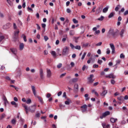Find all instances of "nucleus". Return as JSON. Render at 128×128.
I'll return each mask as SVG.
<instances>
[{
    "mask_svg": "<svg viewBox=\"0 0 128 128\" xmlns=\"http://www.w3.org/2000/svg\"><path fill=\"white\" fill-rule=\"evenodd\" d=\"M87 108H88V106H86V104H84V106H82L81 110H82V112H86Z\"/></svg>",
    "mask_w": 128,
    "mask_h": 128,
    "instance_id": "9d476101",
    "label": "nucleus"
},
{
    "mask_svg": "<svg viewBox=\"0 0 128 128\" xmlns=\"http://www.w3.org/2000/svg\"><path fill=\"white\" fill-rule=\"evenodd\" d=\"M70 46L71 48H72V50H74V48L75 46L74 44H72L70 43Z\"/></svg>",
    "mask_w": 128,
    "mask_h": 128,
    "instance_id": "13d9d810",
    "label": "nucleus"
},
{
    "mask_svg": "<svg viewBox=\"0 0 128 128\" xmlns=\"http://www.w3.org/2000/svg\"><path fill=\"white\" fill-rule=\"evenodd\" d=\"M72 22H73L74 24H78V20H76V18H73Z\"/></svg>",
    "mask_w": 128,
    "mask_h": 128,
    "instance_id": "72a5a7b5",
    "label": "nucleus"
},
{
    "mask_svg": "<svg viewBox=\"0 0 128 128\" xmlns=\"http://www.w3.org/2000/svg\"><path fill=\"white\" fill-rule=\"evenodd\" d=\"M128 14V10H126L124 12V16H126Z\"/></svg>",
    "mask_w": 128,
    "mask_h": 128,
    "instance_id": "774afa93",
    "label": "nucleus"
},
{
    "mask_svg": "<svg viewBox=\"0 0 128 128\" xmlns=\"http://www.w3.org/2000/svg\"><path fill=\"white\" fill-rule=\"evenodd\" d=\"M12 124H16V120H14V119H12L11 121Z\"/></svg>",
    "mask_w": 128,
    "mask_h": 128,
    "instance_id": "ea45409f",
    "label": "nucleus"
},
{
    "mask_svg": "<svg viewBox=\"0 0 128 128\" xmlns=\"http://www.w3.org/2000/svg\"><path fill=\"white\" fill-rule=\"evenodd\" d=\"M102 12V8H100V7H98V8H97V9L96 10V14H100V12Z\"/></svg>",
    "mask_w": 128,
    "mask_h": 128,
    "instance_id": "4468645a",
    "label": "nucleus"
},
{
    "mask_svg": "<svg viewBox=\"0 0 128 128\" xmlns=\"http://www.w3.org/2000/svg\"><path fill=\"white\" fill-rule=\"evenodd\" d=\"M110 48L112 50V54H114V52H115L114 45L113 44H110Z\"/></svg>",
    "mask_w": 128,
    "mask_h": 128,
    "instance_id": "ddd939ff",
    "label": "nucleus"
},
{
    "mask_svg": "<svg viewBox=\"0 0 128 128\" xmlns=\"http://www.w3.org/2000/svg\"><path fill=\"white\" fill-rule=\"evenodd\" d=\"M13 27L14 30H16V28H18V27L16 26V23L13 24Z\"/></svg>",
    "mask_w": 128,
    "mask_h": 128,
    "instance_id": "4d7b16f0",
    "label": "nucleus"
},
{
    "mask_svg": "<svg viewBox=\"0 0 128 128\" xmlns=\"http://www.w3.org/2000/svg\"><path fill=\"white\" fill-rule=\"evenodd\" d=\"M97 53L98 54H102V51L100 50V49H98L97 51Z\"/></svg>",
    "mask_w": 128,
    "mask_h": 128,
    "instance_id": "e2e57ef3",
    "label": "nucleus"
},
{
    "mask_svg": "<svg viewBox=\"0 0 128 128\" xmlns=\"http://www.w3.org/2000/svg\"><path fill=\"white\" fill-rule=\"evenodd\" d=\"M42 28H44V32H46V24H42Z\"/></svg>",
    "mask_w": 128,
    "mask_h": 128,
    "instance_id": "e433bc0d",
    "label": "nucleus"
},
{
    "mask_svg": "<svg viewBox=\"0 0 128 128\" xmlns=\"http://www.w3.org/2000/svg\"><path fill=\"white\" fill-rule=\"evenodd\" d=\"M120 62H122V60H118L116 61V64H120Z\"/></svg>",
    "mask_w": 128,
    "mask_h": 128,
    "instance_id": "3c124183",
    "label": "nucleus"
},
{
    "mask_svg": "<svg viewBox=\"0 0 128 128\" xmlns=\"http://www.w3.org/2000/svg\"><path fill=\"white\" fill-rule=\"evenodd\" d=\"M96 6H94L93 7L92 10V12H96Z\"/></svg>",
    "mask_w": 128,
    "mask_h": 128,
    "instance_id": "de8ad7c7",
    "label": "nucleus"
},
{
    "mask_svg": "<svg viewBox=\"0 0 128 128\" xmlns=\"http://www.w3.org/2000/svg\"><path fill=\"white\" fill-rule=\"evenodd\" d=\"M86 68V65H84L83 67L82 68V70L84 71Z\"/></svg>",
    "mask_w": 128,
    "mask_h": 128,
    "instance_id": "69168bd1",
    "label": "nucleus"
},
{
    "mask_svg": "<svg viewBox=\"0 0 128 128\" xmlns=\"http://www.w3.org/2000/svg\"><path fill=\"white\" fill-rule=\"evenodd\" d=\"M106 78H116V76L114 74H110L106 76Z\"/></svg>",
    "mask_w": 128,
    "mask_h": 128,
    "instance_id": "6e6552de",
    "label": "nucleus"
},
{
    "mask_svg": "<svg viewBox=\"0 0 128 128\" xmlns=\"http://www.w3.org/2000/svg\"><path fill=\"white\" fill-rule=\"evenodd\" d=\"M125 56L124 54L122 53L120 54V58H124Z\"/></svg>",
    "mask_w": 128,
    "mask_h": 128,
    "instance_id": "37998d69",
    "label": "nucleus"
},
{
    "mask_svg": "<svg viewBox=\"0 0 128 128\" xmlns=\"http://www.w3.org/2000/svg\"><path fill=\"white\" fill-rule=\"evenodd\" d=\"M11 104H12V106H14V108H18V104H16V102L14 101H12L11 102Z\"/></svg>",
    "mask_w": 128,
    "mask_h": 128,
    "instance_id": "aec40b11",
    "label": "nucleus"
},
{
    "mask_svg": "<svg viewBox=\"0 0 128 128\" xmlns=\"http://www.w3.org/2000/svg\"><path fill=\"white\" fill-rule=\"evenodd\" d=\"M92 60V55L91 56L90 59L88 60L87 64H90V60Z\"/></svg>",
    "mask_w": 128,
    "mask_h": 128,
    "instance_id": "79ce46f5",
    "label": "nucleus"
},
{
    "mask_svg": "<svg viewBox=\"0 0 128 128\" xmlns=\"http://www.w3.org/2000/svg\"><path fill=\"white\" fill-rule=\"evenodd\" d=\"M4 39V36H0V42L2 40Z\"/></svg>",
    "mask_w": 128,
    "mask_h": 128,
    "instance_id": "a18cd8bd",
    "label": "nucleus"
},
{
    "mask_svg": "<svg viewBox=\"0 0 128 128\" xmlns=\"http://www.w3.org/2000/svg\"><path fill=\"white\" fill-rule=\"evenodd\" d=\"M86 52H84L82 56V57L81 58V60H84V58H86Z\"/></svg>",
    "mask_w": 128,
    "mask_h": 128,
    "instance_id": "2f4dec72",
    "label": "nucleus"
},
{
    "mask_svg": "<svg viewBox=\"0 0 128 128\" xmlns=\"http://www.w3.org/2000/svg\"><path fill=\"white\" fill-rule=\"evenodd\" d=\"M110 120L111 122L114 123L116 122V120H118V119L112 118H110Z\"/></svg>",
    "mask_w": 128,
    "mask_h": 128,
    "instance_id": "5701e85b",
    "label": "nucleus"
},
{
    "mask_svg": "<svg viewBox=\"0 0 128 128\" xmlns=\"http://www.w3.org/2000/svg\"><path fill=\"white\" fill-rule=\"evenodd\" d=\"M22 36L23 37L24 42H26L27 41L26 36V35L22 34Z\"/></svg>",
    "mask_w": 128,
    "mask_h": 128,
    "instance_id": "c9c22d12",
    "label": "nucleus"
},
{
    "mask_svg": "<svg viewBox=\"0 0 128 128\" xmlns=\"http://www.w3.org/2000/svg\"><path fill=\"white\" fill-rule=\"evenodd\" d=\"M106 54H110V50L109 48L106 49Z\"/></svg>",
    "mask_w": 128,
    "mask_h": 128,
    "instance_id": "49530a36",
    "label": "nucleus"
},
{
    "mask_svg": "<svg viewBox=\"0 0 128 128\" xmlns=\"http://www.w3.org/2000/svg\"><path fill=\"white\" fill-rule=\"evenodd\" d=\"M26 103L27 104H32V100L30 98H28L26 101Z\"/></svg>",
    "mask_w": 128,
    "mask_h": 128,
    "instance_id": "473e14b6",
    "label": "nucleus"
},
{
    "mask_svg": "<svg viewBox=\"0 0 128 128\" xmlns=\"http://www.w3.org/2000/svg\"><path fill=\"white\" fill-rule=\"evenodd\" d=\"M70 64L71 66V68H74V62H71Z\"/></svg>",
    "mask_w": 128,
    "mask_h": 128,
    "instance_id": "052dcab7",
    "label": "nucleus"
},
{
    "mask_svg": "<svg viewBox=\"0 0 128 128\" xmlns=\"http://www.w3.org/2000/svg\"><path fill=\"white\" fill-rule=\"evenodd\" d=\"M124 30L122 29L121 30L120 33V34L122 38V36H124Z\"/></svg>",
    "mask_w": 128,
    "mask_h": 128,
    "instance_id": "b1692460",
    "label": "nucleus"
},
{
    "mask_svg": "<svg viewBox=\"0 0 128 128\" xmlns=\"http://www.w3.org/2000/svg\"><path fill=\"white\" fill-rule=\"evenodd\" d=\"M110 112L109 111L103 113L102 115L100 116V118H101V120H102V118H106V116H110Z\"/></svg>",
    "mask_w": 128,
    "mask_h": 128,
    "instance_id": "7ed1b4c3",
    "label": "nucleus"
},
{
    "mask_svg": "<svg viewBox=\"0 0 128 128\" xmlns=\"http://www.w3.org/2000/svg\"><path fill=\"white\" fill-rule=\"evenodd\" d=\"M6 118V114H2V115L0 116V120H2V118Z\"/></svg>",
    "mask_w": 128,
    "mask_h": 128,
    "instance_id": "6e6d98bb",
    "label": "nucleus"
},
{
    "mask_svg": "<svg viewBox=\"0 0 128 128\" xmlns=\"http://www.w3.org/2000/svg\"><path fill=\"white\" fill-rule=\"evenodd\" d=\"M44 40L45 42L48 40V36H44Z\"/></svg>",
    "mask_w": 128,
    "mask_h": 128,
    "instance_id": "09e8293b",
    "label": "nucleus"
},
{
    "mask_svg": "<svg viewBox=\"0 0 128 128\" xmlns=\"http://www.w3.org/2000/svg\"><path fill=\"white\" fill-rule=\"evenodd\" d=\"M94 77V74H90V77L88 78V82H90L91 84H92L94 82V80L92 78Z\"/></svg>",
    "mask_w": 128,
    "mask_h": 128,
    "instance_id": "1a4fd4ad",
    "label": "nucleus"
},
{
    "mask_svg": "<svg viewBox=\"0 0 128 128\" xmlns=\"http://www.w3.org/2000/svg\"><path fill=\"white\" fill-rule=\"evenodd\" d=\"M20 50H22L24 48V43H20L19 46Z\"/></svg>",
    "mask_w": 128,
    "mask_h": 128,
    "instance_id": "2eb2a0df",
    "label": "nucleus"
},
{
    "mask_svg": "<svg viewBox=\"0 0 128 128\" xmlns=\"http://www.w3.org/2000/svg\"><path fill=\"white\" fill-rule=\"evenodd\" d=\"M108 94V90H104L102 93L101 94V96H104Z\"/></svg>",
    "mask_w": 128,
    "mask_h": 128,
    "instance_id": "a211bd4d",
    "label": "nucleus"
},
{
    "mask_svg": "<svg viewBox=\"0 0 128 128\" xmlns=\"http://www.w3.org/2000/svg\"><path fill=\"white\" fill-rule=\"evenodd\" d=\"M104 16H101L100 18H98V20H104Z\"/></svg>",
    "mask_w": 128,
    "mask_h": 128,
    "instance_id": "4c0bfd02",
    "label": "nucleus"
},
{
    "mask_svg": "<svg viewBox=\"0 0 128 128\" xmlns=\"http://www.w3.org/2000/svg\"><path fill=\"white\" fill-rule=\"evenodd\" d=\"M66 74V73H64L62 74L60 76V78H64V76H65Z\"/></svg>",
    "mask_w": 128,
    "mask_h": 128,
    "instance_id": "8fccbe9b",
    "label": "nucleus"
},
{
    "mask_svg": "<svg viewBox=\"0 0 128 128\" xmlns=\"http://www.w3.org/2000/svg\"><path fill=\"white\" fill-rule=\"evenodd\" d=\"M74 48H76V50H80V46H75Z\"/></svg>",
    "mask_w": 128,
    "mask_h": 128,
    "instance_id": "58836bf2",
    "label": "nucleus"
},
{
    "mask_svg": "<svg viewBox=\"0 0 128 128\" xmlns=\"http://www.w3.org/2000/svg\"><path fill=\"white\" fill-rule=\"evenodd\" d=\"M108 36H112L113 37H114V36H116V32L114 31V29H110L109 32H108Z\"/></svg>",
    "mask_w": 128,
    "mask_h": 128,
    "instance_id": "39448f33",
    "label": "nucleus"
},
{
    "mask_svg": "<svg viewBox=\"0 0 128 128\" xmlns=\"http://www.w3.org/2000/svg\"><path fill=\"white\" fill-rule=\"evenodd\" d=\"M70 102H72V101L70 100V98H68L67 100L64 102L65 104L67 105L70 104Z\"/></svg>",
    "mask_w": 128,
    "mask_h": 128,
    "instance_id": "412c9836",
    "label": "nucleus"
},
{
    "mask_svg": "<svg viewBox=\"0 0 128 128\" xmlns=\"http://www.w3.org/2000/svg\"><path fill=\"white\" fill-rule=\"evenodd\" d=\"M4 104L6 106V104H8V99H6V98H4Z\"/></svg>",
    "mask_w": 128,
    "mask_h": 128,
    "instance_id": "bb28decb",
    "label": "nucleus"
},
{
    "mask_svg": "<svg viewBox=\"0 0 128 128\" xmlns=\"http://www.w3.org/2000/svg\"><path fill=\"white\" fill-rule=\"evenodd\" d=\"M22 106H23V108H24L26 114H28V112H30L32 113L34 112H36V105L30 106L28 108V106H26V104H22Z\"/></svg>",
    "mask_w": 128,
    "mask_h": 128,
    "instance_id": "f257e3e1",
    "label": "nucleus"
},
{
    "mask_svg": "<svg viewBox=\"0 0 128 128\" xmlns=\"http://www.w3.org/2000/svg\"><path fill=\"white\" fill-rule=\"evenodd\" d=\"M90 46V44L88 42L83 44L84 48H86L87 46Z\"/></svg>",
    "mask_w": 128,
    "mask_h": 128,
    "instance_id": "c03bdc74",
    "label": "nucleus"
},
{
    "mask_svg": "<svg viewBox=\"0 0 128 128\" xmlns=\"http://www.w3.org/2000/svg\"><path fill=\"white\" fill-rule=\"evenodd\" d=\"M18 34H20V30H18L14 32V36H18Z\"/></svg>",
    "mask_w": 128,
    "mask_h": 128,
    "instance_id": "a878e982",
    "label": "nucleus"
},
{
    "mask_svg": "<svg viewBox=\"0 0 128 128\" xmlns=\"http://www.w3.org/2000/svg\"><path fill=\"white\" fill-rule=\"evenodd\" d=\"M74 90L76 92L78 90V84H74Z\"/></svg>",
    "mask_w": 128,
    "mask_h": 128,
    "instance_id": "dca6fc26",
    "label": "nucleus"
},
{
    "mask_svg": "<svg viewBox=\"0 0 128 128\" xmlns=\"http://www.w3.org/2000/svg\"><path fill=\"white\" fill-rule=\"evenodd\" d=\"M93 68H98V65L96 64H94L93 66Z\"/></svg>",
    "mask_w": 128,
    "mask_h": 128,
    "instance_id": "680f3d73",
    "label": "nucleus"
},
{
    "mask_svg": "<svg viewBox=\"0 0 128 128\" xmlns=\"http://www.w3.org/2000/svg\"><path fill=\"white\" fill-rule=\"evenodd\" d=\"M46 76L48 78H52V71L50 70L47 68L46 69Z\"/></svg>",
    "mask_w": 128,
    "mask_h": 128,
    "instance_id": "423d86ee",
    "label": "nucleus"
},
{
    "mask_svg": "<svg viewBox=\"0 0 128 128\" xmlns=\"http://www.w3.org/2000/svg\"><path fill=\"white\" fill-rule=\"evenodd\" d=\"M10 50L11 52L13 54H14V56H16V54H18V50H16V48H10Z\"/></svg>",
    "mask_w": 128,
    "mask_h": 128,
    "instance_id": "9b49d317",
    "label": "nucleus"
},
{
    "mask_svg": "<svg viewBox=\"0 0 128 128\" xmlns=\"http://www.w3.org/2000/svg\"><path fill=\"white\" fill-rule=\"evenodd\" d=\"M114 14H116V13H114V12H112L111 13H110V14L108 16V18H112L114 16Z\"/></svg>",
    "mask_w": 128,
    "mask_h": 128,
    "instance_id": "f3484780",
    "label": "nucleus"
},
{
    "mask_svg": "<svg viewBox=\"0 0 128 128\" xmlns=\"http://www.w3.org/2000/svg\"><path fill=\"white\" fill-rule=\"evenodd\" d=\"M120 5H118L116 8L115 10L116 12H118V10H120Z\"/></svg>",
    "mask_w": 128,
    "mask_h": 128,
    "instance_id": "f704fd0d",
    "label": "nucleus"
},
{
    "mask_svg": "<svg viewBox=\"0 0 128 128\" xmlns=\"http://www.w3.org/2000/svg\"><path fill=\"white\" fill-rule=\"evenodd\" d=\"M70 36H74V30H70Z\"/></svg>",
    "mask_w": 128,
    "mask_h": 128,
    "instance_id": "a19ab883",
    "label": "nucleus"
},
{
    "mask_svg": "<svg viewBox=\"0 0 128 128\" xmlns=\"http://www.w3.org/2000/svg\"><path fill=\"white\" fill-rule=\"evenodd\" d=\"M78 78H76L72 79V82H78Z\"/></svg>",
    "mask_w": 128,
    "mask_h": 128,
    "instance_id": "393cba45",
    "label": "nucleus"
},
{
    "mask_svg": "<svg viewBox=\"0 0 128 128\" xmlns=\"http://www.w3.org/2000/svg\"><path fill=\"white\" fill-rule=\"evenodd\" d=\"M32 92L36 98H38L40 102L42 104H44V100H42V98H41L40 96L36 95V87L34 86H32Z\"/></svg>",
    "mask_w": 128,
    "mask_h": 128,
    "instance_id": "f03ea898",
    "label": "nucleus"
},
{
    "mask_svg": "<svg viewBox=\"0 0 128 128\" xmlns=\"http://www.w3.org/2000/svg\"><path fill=\"white\" fill-rule=\"evenodd\" d=\"M102 126L104 128H110V124H103Z\"/></svg>",
    "mask_w": 128,
    "mask_h": 128,
    "instance_id": "cd10ccee",
    "label": "nucleus"
},
{
    "mask_svg": "<svg viewBox=\"0 0 128 128\" xmlns=\"http://www.w3.org/2000/svg\"><path fill=\"white\" fill-rule=\"evenodd\" d=\"M51 54H52V56L53 58H56V52L52 51L51 52Z\"/></svg>",
    "mask_w": 128,
    "mask_h": 128,
    "instance_id": "6ab92c4d",
    "label": "nucleus"
},
{
    "mask_svg": "<svg viewBox=\"0 0 128 128\" xmlns=\"http://www.w3.org/2000/svg\"><path fill=\"white\" fill-rule=\"evenodd\" d=\"M118 100H120V102H123L124 98L122 97V96H120L118 98Z\"/></svg>",
    "mask_w": 128,
    "mask_h": 128,
    "instance_id": "c85d7f7f",
    "label": "nucleus"
},
{
    "mask_svg": "<svg viewBox=\"0 0 128 128\" xmlns=\"http://www.w3.org/2000/svg\"><path fill=\"white\" fill-rule=\"evenodd\" d=\"M108 6L104 8L102 10V12L104 14H106L108 12Z\"/></svg>",
    "mask_w": 128,
    "mask_h": 128,
    "instance_id": "4be33fe9",
    "label": "nucleus"
},
{
    "mask_svg": "<svg viewBox=\"0 0 128 128\" xmlns=\"http://www.w3.org/2000/svg\"><path fill=\"white\" fill-rule=\"evenodd\" d=\"M6 2L10 6H12V2L10 0H6Z\"/></svg>",
    "mask_w": 128,
    "mask_h": 128,
    "instance_id": "c756f323",
    "label": "nucleus"
},
{
    "mask_svg": "<svg viewBox=\"0 0 128 128\" xmlns=\"http://www.w3.org/2000/svg\"><path fill=\"white\" fill-rule=\"evenodd\" d=\"M98 64H102V60H98Z\"/></svg>",
    "mask_w": 128,
    "mask_h": 128,
    "instance_id": "338daca9",
    "label": "nucleus"
},
{
    "mask_svg": "<svg viewBox=\"0 0 128 128\" xmlns=\"http://www.w3.org/2000/svg\"><path fill=\"white\" fill-rule=\"evenodd\" d=\"M66 12L68 13V14H70V12H72V10H70V8H67L66 9Z\"/></svg>",
    "mask_w": 128,
    "mask_h": 128,
    "instance_id": "864d4df0",
    "label": "nucleus"
},
{
    "mask_svg": "<svg viewBox=\"0 0 128 128\" xmlns=\"http://www.w3.org/2000/svg\"><path fill=\"white\" fill-rule=\"evenodd\" d=\"M68 50H69L68 48V46H65L63 48L62 54L63 56H66V54H68Z\"/></svg>",
    "mask_w": 128,
    "mask_h": 128,
    "instance_id": "20e7f679",
    "label": "nucleus"
},
{
    "mask_svg": "<svg viewBox=\"0 0 128 128\" xmlns=\"http://www.w3.org/2000/svg\"><path fill=\"white\" fill-rule=\"evenodd\" d=\"M110 83L112 84H116V81L114 80H110Z\"/></svg>",
    "mask_w": 128,
    "mask_h": 128,
    "instance_id": "bf43d9fd",
    "label": "nucleus"
},
{
    "mask_svg": "<svg viewBox=\"0 0 128 128\" xmlns=\"http://www.w3.org/2000/svg\"><path fill=\"white\" fill-rule=\"evenodd\" d=\"M12 26V24L7 23L6 24L3 26V28L4 30H8V28H10Z\"/></svg>",
    "mask_w": 128,
    "mask_h": 128,
    "instance_id": "0eeeda50",
    "label": "nucleus"
},
{
    "mask_svg": "<svg viewBox=\"0 0 128 128\" xmlns=\"http://www.w3.org/2000/svg\"><path fill=\"white\" fill-rule=\"evenodd\" d=\"M62 66V63H60L58 66L57 68H60Z\"/></svg>",
    "mask_w": 128,
    "mask_h": 128,
    "instance_id": "603ef678",
    "label": "nucleus"
},
{
    "mask_svg": "<svg viewBox=\"0 0 128 128\" xmlns=\"http://www.w3.org/2000/svg\"><path fill=\"white\" fill-rule=\"evenodd\" d=\"M62 91L59 92L58 93V96H62Z\"/></svg>",
    "mask_w": 128,
    "mask_h": 128,
    "instance_id": "0e129e2a",
    "label": "nucleus"
},
{
    "mask_svg": "<svg viewBox=\"0 0 128 128\" xmlns=\"http://www.w3.org/2000/svg\"><path fill=\"white\" fill-rule=\"evenodd\" d=\"M92 92L93 94H94L95 96H98V92H96V90H92Z\"/></svg>",
    "mask_w": 128,
    "mask_h": 128,
    "instance_id": "7c9ffc66",
    "label": "nucleus"
},
{
    "mask_svg": "<svg viewBox=\"0 0 128 128\" xmlns=\"http://www.w3.org/2000/svg\"><path fill=\"white\" fill-rule=\"evenodd\" d=\"M102 42H100L98 43L97 44H96V46H102Z\"/></svg>",
    "mask_w": 128,
    "mask_h": 128,
    "instance_id": "5fc2aeb1",
    "label": "nucleus"
},
{
    "mask_svg": "<svg viewBox=\"0 0 128 128\" xmlns=\"http://www.w3.org/2000/svg\"><path fill=\"white\" fill-rule=\"evenodd\" d=\"M40 76L41 80H44V70L42 69L40 70Z\"/></svg>",
    "mask_w": 128,
    "mask_h": 128,
    "instance_id": "f8f14e48",
    "label": "nucleus"
}]
</instances>
